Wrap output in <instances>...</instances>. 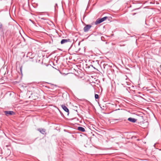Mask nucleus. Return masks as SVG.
<instances>
[{
	"label": "nucleus",
	"mask_w": 161,
	"mask_h": 161,
	"mask_svg": "<svg viewBox=\"0 0 161 161\" xmlns=\"http://www.w3.org/2000/svg\"><path fill=\"white\" fill-rule=\"evenodd\" d=\"M69 39H63V40H62V41L61 42V44H63L65 43H66V42H69Z\"/></svg>",
	"instance_id": "nucleus-7"
},
{
	"label": "nucleus",
	"mask_w": 161,
	"mask_h": 161,
	"mask_svg": "<svg viewBox=\"0 0 161 161\" xmlns=\"http://www.w3.org/2000/svg\"><path fill=\"white\" fill-rule=\"evenodd\" d=\"M92 26L89 25H86L84 28V30L85 32L88 31L91 27Z\"/></svg>",
	"instance_id": "nucleus-3"
},
{
	"label": "nucleus",
	"mask_w": 161,
	"mask_h": 161,
	"mask_svg": "<svg viewBox=\"0 0 161 161\" xmlns=\"http://www.w3.org/2000/svg\"><path fill=\"white\" fill-rule=\"evenodd\" d=\"M108 19V17L107 16L104 17L101 19H98L95 22V25H97L98 24H100Z\"/></svg>",
	"instance_id": "nucleus-1"
},
{
	"label": "nucleus",
	"mask_w": 161,
	"mask_h": 161,
	"mask_svg": "<svg viewBox=\"0 0 161 161\" xmlns=\"http://www.w3.org/2000/svg\"><path fill=\"white\" fill-rule=\"evenodd\" d=\"M39 96V95L37 93H33L31 94V97L34 100H36L38 98Z\"/></svg>",
	"instance_id": "nucleus-2"
},
{
	"label": "nucleus",
	"mask_w": 161,
	"mask_h": 161,
	"mask_svg": "<svg viewBox=\"0 0 161 161\" xmlns=\"http://www.w3.org/2000/svg\"><path fill=\"white\" fill-rule=\"evenodd\" d=\"M128 120L130 122H131L133 123H135L136 122V121L137 120V119H135L134 118H129L128 119Z\"/></svg>",
	"instance_id": "nucleus-6"
},
{
	"label": "nucleus",
	"mask_w": 161,
	"mask_h": 161,
	"mask_svg": "<svg viewBox=\"0 0 161 161\" xmlns=\"http://www.w3.org/2000/svg\"><path fill=\"white\" fill-rule=\"evenodd\" d=\"M95 97L96 99H98L99 97V96L98 95L96 94L95 95Z\"/></svg>",
	"instance_id": "nucleus-10"
},
{
	"label": "nucleus",
	"mask_w": 161,
	"mask_h": 161,
	"mask_svg": "<svg viewBox=\"0 0 161 161\" xmlns=\"http://www.w3.org/2000/svg\"><path fill=\"white\" fill-rule=\"evenodd\" d=\"M40 132L41 133L44 134L45 133V130L44 129H41L40 130Z\"/></svg>",
	"instance_id": "nucleus-9"
},
{
	"label": "nucleus",
	"mask_w": 161,
	"mask_h": 161,
	"mask_svg": "<svg viewBox=\"0 0 161 161\" xmlns=\"http://www.w3.org/2000/svg\"><path fill=\"white\" fill-rule=\"evenodd\" d=\"M61 107L66 112L68 113L69 112V110L64 105H61Z\"/></svg>",
	"instance_id": "nucleus-5"
},
{
	"label": "nucleus",
	"mask_w": 161,
	"mask_h": 161,
	"mask_svg": "<svg viewBox=\"0 0 161 161\" xmlns=\"http://www.w3.org/2000/svg\"><path fill=\"white\" fill-rule=\"evenodd\" d=\"M4 113L5 115L7 116L14 114V112L12 111H5Z\"/></svg>",
	"instance_id": "nucleus-4"
},
{
	"label": "nucleus",
	"mask_w": 161,
	"mask_h": 161,
	"mask_svg": "<svg viewBox=\"0 0 161 161\" xmlns=\"http://www.w3.org/2000/svg\"><path fill=\"white\" fill-rule=\"evenodd\" d=\"M78 130L82 132H84L85 131V129L84 128L81 127H79L78 128Z\"/></svg>",
	"instance_id": "nucleus-8"
},
{
	"label": "nucleus",
	"mask_w": 161,
	"mask_h": 161,
	"mask_svg": "<svg viewBox=\"0 0 161 161\" xmlns=\"http://www.w3.org/2000/svg\"><path fill=\"white\" fill-rule=\"evenodd\" d=\"M2 27V25L1 23H0V29Z\"/></svg>",
	"instance_id": "nucleus-11"
}]
</instances>
